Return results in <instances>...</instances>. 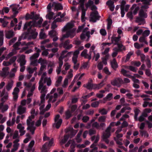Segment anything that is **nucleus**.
Masks as SVG:
<instances>
[{"mask_svg":"<svg viewBox=\"0 0 152 152\" xmlns=\"http://www.w3.org/2000/svg\"><path fill=\"white\" fill-rule=\"evenodd\" d=\"M34 117V115H31L30 116L28 117V119L27 120V124L28 126L27 129H29V127L31 125L32 123L34 122V121H32V119Z\"/></svg>","mask_w":152,"mask_h":152,"instance_id":"18","label":"nucleus"},{"mask_svg":"<svg viewBox=\"0 0 152 152\" xmlns=\"http://www.w3.org/2000/svg\"><path fill=\"white\" fill-rule=\"evenodd\" d=\"M38 89L40 90H41V93H42L41 96V103H42L45 102V94L47 93V87L46 86H44L43 83V86L41 88L39 89V87H38Z\"/></svg>","mask_w":152,"mask_h":152,"instance_id":"6","label":"nucleus"},{"mask_svg":"<svg viewBox=\"0 0 152 152\" xmlns=\"http://www.w3.org/2000/svg\"><path fill=\"white\" fill-rule=\"evenodd\" d=\"M69 132H71L70 135L72 136L70 138H71L76 134L77 132V131L74 130L73 128L72 127H69L66 131V133H67Z\"/></svg>","mask_w":152,"mask_h":152,"instance_id":"20","label":"nucleus"},{"mask_svg":"<svg viewBox=\"0 0 152 152\" xmlns=\"http://www.w3.org/2000/svg\"><path fill=\"white\" fill-rule=\"evenodd\" d=\"M111 64L113 68L114 69L117 68L118 67V65L115 58H113L112 61H111Z\"/></svg>","mask_w":152,"mask_h":152,"instance_id":"26","label":"nucleus"},{"mask_svg":"<svg viewBox=\"0 0 152 152\" xmlns=\"http://www.w3.org/2000/svg\"><path fill=\"white\" fill-rule=\"evenodd\" d=\"M112 42L115 45H117L118 48H123L125 47L121 44V42L116 37H112L111 38Z\"/></svg>","mask_w":152,"mask_h":152,"instance_id":"8","label":"nucleus"},{"mask_svg":"<svg viewBox=\"0 0 152 152\" xmlns=\"http://www.w3.org/2000/svg\"><path fill=\"white\" fill-rule=\"evenodd\" d=\"M31 37L33 39H35L38 35V33L37 32L35 31V30H33L31 32Z\"/></svg>","mask_w":152,"mask_h":152,"instance_id":"43","label":"nucleus"},{"mask_svg":"<svg viewBox=\"0 0 152 152\" xmlns=\"http://www.w3.org/2000/svg\"><path fill=\"white\" fill-rule=\"evenodd\" d=\"M74 26V25L73 23L69 22L64 27L62 31L63 32L66 31V33L62 35V37L60 39L61 41H63L65 38H68L69 37L72 38L75 35V32L76 30V28H72Z\"/></svg>","mask_w":152,"mask_h":152,"instance_id":"1","label":"nucleus"},{"mask_svg":"<svg viewBox=\"0 0 152 152\" xmlns=\"http://www.w3.org/2000/svg\"><path fill=\"white\" fill-rule=\"evenodd\" d=\"M88 27H86L84 29L83 31V33L86 32V36L88 37V38L87 39V41H88V39L90 37V32L89 31H88Z\"/></svg>","mask_w":152,"mask_h":152,"instance_id":"30","label":"nucleus"},{"mask_svg":"<svg viewBox=\"0 0 152 152\" xmlns=\"http://www.w3.org/2000/svg\"><path fill=\"white\" fill-rule=\"evenodd\" d=\"M140 134L142 136H143L144 135L145 137H147L148 136V134L147 133V132L144 130H140Z\"/></svg>","mask_w":152,"mask_h":152,"instance_id":"52","label":"nucleus"},{"mask_svg":"<svg viewBox=\"0 0 152 152\" xmlns=\"http://www.w3.org/2000/svg\"><path fill=\"white\" fill-rule=\"evenodd\" d=\"M53 12L50 11L49 13L46 15V17L49 20L52 19L53 18V16L54 15Z\"/></svg>","mask_w":152,"mask_h":152,"instance_id":"60","label":"nucleus"},{"mask_svg":"<svg viewBox=\"0 0 152 152\" xmlns=\"http://www.w3.org/2000/svg\"><path fill=\"white\" fill-rule=\"evenodd\" d=\"M47 83V85L48 86H50L51 83V80L50 77H45L44 78V83Z\"/></svg>","mask_w":152,"mask_h":152,"instance_id":"29","label":"nucleus"},{"mask_svg":"<svg viewBox=\"0 0 152 152\" xmlns=\"http://www.w3.org/2000/svg\"><path fill=\"white\" fill-rule=\"evenodd\" d=\"M106 4L111 11H114L115 8L114 1L112 0H109L106 2Z\"/></svg>","mask_w":152,"mask_h":152,"instance_id":"14","label":"nucleus"},{"mask_svg":"<svg viewBox=\"0 0 152 152\" xmlns=\"http://www.w3.org/2000/svg\"><path fill=\"white\" fill-rule=\"evenodd\" d=\"M41 50L39 49H38L36 51V53L34 54L30 57V60H36V59L38 57L39 55V53Z\"/></svg>","mask_w":152,"mask_h":152,"instance_id":"22","label":"nucleus"},{"mask_svg":"<svg viewBox=\"0 0 152 152\" xmlns=\"http://www.w3.org/2000/svg\"><path fill=\"white\" fill-rule=\"evenodd\" d=\"M134 9V11L133 12L134 15H135L137 14L138 11L139 10V7H137L136 4H134L131 8L132 10Z\"/></svg>","mask_w":152,"mask_h":152,"instance_id":"28","label":"nucleus"},{"mask_svg":"<svg viewBox=\"0 0 152 152\" xmlns=\"http://www.w3.org/2000/svg\"><path fill=\"white\" fill-rule=\"evenodd\" d=\"M19 91V89L17 87H15L12 93L13 95V98L14 101H16L18 97V93Z\"/></svg>","mask_w":152,"mask_h":152,"instance_id":"21","label":"nucleus"},{"mask_svg":"<svg viewBox=\"0 0 152 152\" xmlns=\"http://www.w3.org/2000/svg\"><path fill=\"white\" fill-rule=\"evenodd\" d=\"M126 2L124 0L121 1L120 5V9L121 10V16L122 17H124L125 12V10L126 12H127L129 9L130 6L129 5H125Z\"/></svg>","mask_w":152,"mask_h":152,"instance_id":"4","label":"nucleus"},{"mask_svg":"<svg viewBox=\"0 0 152 152\" xmlns=\"http://www.w3.org/2000/svg\"><path fill=\"white\" fill-rule=\"evenodd\" d=\"M148 67L150 68L151 66V63L150 60L148 58H147L145 60Z\"/></svg>","mask_w":152,"mask_h":152,"instance_id":"61","label":"nucleus"},{"mask_svg":"<svg viewBox=\"0 0 152 152\" xmlns=\"http://www.w3.org/2000/svg\"><path fill=\"white\" fill-rule=\"evenodd\" d=\"M62 77L61 76H60L57 80L55 85L56 87H58L60 84L62 80Z\"/></svg>","mask_w":152,"mask_h":152,"instance_id":"51","label":"nucleus"},{"mask_svg":"<svg viewBox=\"0 0 152 152\" xmlns=\"http://www.w3.org/2000/svg\"><path fill=\"white\" fill-rule=\"evenodd\" d=\"M140 112V110L138 109H135L134 110V118L135 121L138 120L137 116Z\"/></svg>","mask_w":152,"mask_h":152,"instance_id":"40","label":"nucleus"},{"mask_svg":"<svg viewBox=\"0 0 152 152\" xmlns=\"http://www.w3.org/2000/svg\"><path fill=\"white\" fill-rule=\"evenodd\" d=\"M81 56L84 57L86 58H88V54L87 50L86 49L84 50L81 53Z\"/></svg>","mask_w":152,"mask_h":152,"instance_id":"42","label":"nucleus"},{"mask_svg":"<svg viewBox=\"0 0 152 152\" xmlns=\"http://www.w3.org/2000/svg\"><path fill=\"white\" fill-rule=\"evenodd\" d=\"M93 83L90 82H88L86 85H84V86L87 88L88 89H90L93 88Z\"/></svg>","mask_w":152,"mask_h":152,"instance_id":"55","label":"nucleus"},{"mask_svg":"<svg viewBox=\"0 0 152 152\" xmlns=\"http://www.w3.org/2000/svg\"><path fill=\"white\" fill-rule=\"evenodd\" d=\"M48 143H45L43 145L42 148V152H48V150L47 149V145Z\"/></svg>","mask_w":152,"mask_h":152,"instance_id":"48","label":"nucleus"},{"mask_svg":"<svg viewBox=\"0 0 152 152\" xmlns=\"http://www.w3.org/2000/svg\"><path fill=\"white\" fill-rule=\"evenodd\" d=\"M13 81L12 80L9 81L6 86V88L8 91L12 88L13 86Z\"/></svg>","mask_w":152,"mask_h":152,"instance_id":"31","label":"nucleus"},{"mask_svg":"<svg viewBox=\"0 0 152 152\" xmlns=\"http://www.w3.org/2000/svg\"><path fill=\"white\" fill-rule=\"evenodd\" d=\"M134 45L135 48L137 49H139L140 48L143 47V45L142 44L140 45L137 42H135L134 43Z\"/></svg>","mask_w":152,"mask_h":152,"instance_id":"62","label":"nucleus"},{"mask_svg":"<svg viewBox=\"0 0 152 152\" xmlns=\"http://www.w3.org/2000/svg\"><path fill=\"white\" fill-rule=\"evenodd\" d=\"M126 68L129 69L131 71L134 72H136L137 70L135 68L132 66H127L125 67Z\"/></svg>","mask_w":152,"mask_h":152,"instance_id":"53","label":"nucleus"},{"mask_svg":"<svg viewBox=\"0 0 152 152\" xmlns=\"http://www.w3.org/2000/svg\"><path fill=\"white\" fill-rule=\"evenodd\" d=\"M34 14V12H31V14L29 13H27L25 16V19L26 20H28L29 19H33V15Z\"/></svg>","mask_w":152,"mask_h":152,"instance_id":"38","label":"nucleus"},{"mask_svg":"<svg viewBox=\"0 0 152 152\" xmlns=\"http://www.w3.org/2000/svg\"><path fill=\"white\" fill-rule=\"evenodd\" d=\"M44 76L42 75L39 82V89H40L41 88V87H42L43 86V83H44L43 82V80L44 79Z\"/></svg>","mask_w":152,"mask_h":152,"instance_id":"54","label":"nucleus"},{"mask_svg":"<svg viewBox=\"0 0 152 152\" xmlns=\"http://www.w3.org/2000/svg\"><path fill=\"white\" fill-rule=\"evenodd\" d=\"M121 72L124 76L129 77V78H131V75H130L127 74L126 73L127 72V71L124 69H121Z\"/></svg>","mask_w":152,"mask_h":152,"instance_id":"45","label":"nucleus"},{"mask_svg":"<svg viewBox=\"0 0 152 152\" xmlns=\"http://www.w3.org/2000/svg\"><path fill=\"white\" fill-rule=\"evenodd\" d=\"M145 71L146 75L152 78V75L151 74L150 70L149 69H145Z\"/></svg>","mask_w":152,"mask_h":152,"instance_id":"56","label":"nucleus"},{"mask_svg":"<svg viewBox=\"0 0 152 152\" xmlns=\"http://www.w3.org/2000/svg\"><path fill=\"white\" fill-rule=\"evenodd\" d=\"M113 52L112 54V56L113 57H115L117 55L118 52L125 50V47L123 48L115 47L113 49Z\"/></svg>","mask_w":152,"mask_h":152,"instance_id":"12","label":"nucleus"},{"mask_svg":"<svg viewBox=\"0 0 152 152\" xmlns=\"http://www.w3.org/2000/svg\"><path fill=\"white\" fill-rule=\"evenodd\" d=\"M99 18L100 16L98 15L97 11H94L91 13L89 20L90 21L95 22L99 20Z\"/></svg>","mask_w":152,"mask_h":152,"instance_id":"7","label":"nucleus"},{"mask_svg":"<svg viewBox=\"0 0 152 152\" xmlns=\"http://www.w3.org/2000/svg\"><path fill=\"white\" fill-rule=\"evenodd\" d=\"M54 6L55 10H62L63 9L61 4L60 3H56Z\"/></svg>","mask_w":152,"mask_h":152,"instance_id":"35","label":"nucleus"},{"mask_svg":"<svg viewBox=\"0 0 152 152\" xmlns=\"http://www.w3.org/2000/svg\"><path fill=\"white\" fill-rule=\"evenodd\" d=\"M114 140L115 141L116 143L118 145H122L123 143L121 142L123 139H118L117 138H114Z\"/></svg>","mask_w":152,"mask_h":152,"instance_id":"59","label":"nucleus"},{"mask_svg":"<svg viewBox=\"0 0 152 152\" xmlns=\"http://www.w3.org/2000/svg\"><path fill=\"white\" fill-rule=\"evenodd\" d=\"M19 5L16 4H12L10 6V7L11 8L13 12H14L13 14L12 15V17H15L16 15L18 13V10Z\"/></svg>","mask_w":152,"mask_h":152,"instance_id":"11","label":"nucleus"},{"mask_svg":"<svg viewBox=\"0 0 152 152\" xmlns=\"http://www.w3.org/2000/svg\"><path fill=\"white\" fill-rule=\"evenodd\" d=\"M111 84L114 86H117L118 87L120 86L121 84H124L123 80L121 77H117L111 82Z\"/></svg>","mask_w":152,"mask_h":152,"instance_id":"5","label":"nucleus"},{"mask_svg":"<svg viewBox=\"0 0 152 152\" xmlns=\"http://www.w3.org/2000/svg\"><path fill=\"white\" fill-rule=\"evenodd\" d=\"M107 29L108 30H109L110 28L113 23L112 20L111 18L110 15L108 18L107 19Z\"/></svg>","mask_w":152,"mask_h":152,"instance_id":"23","label":"nucleus"},{"mask_svg":"<svg viewBox=\"0 0 152 152\" xmlns=\"http://www.w3.org/2000/svg\"><path fill=\"white\" fill-rule=\"evenodd\" d=\"M99 92V93H98L96 94V96L97 97L99 98H101L104 96L103 94L104 93V90H101Z\"/></svg>","mask_w":152,"mask_h":152,"instance_id":"58","label":"nucleus"},{"mask_svg":"<svg viewBox=\"0 0 152 152\" xmlns=\"http://www.w3.org/2000/svg\"><path fill=\"white\" fill-rule=\"evenodd\" d=\"M5 33V37L8 39L13 37L15 35V33L12 30L6 31Z\"/></svg>","mask_w":152,"mask_h":152,"instance_id":"13","label":"nucleus"},{"mask_svg":"<svg viewBox=\"0 0 152 152\" xmlns=\"http://www.w3.org/2000/svg\"><path fill=\"white\" fill-rule=\"evenodd\" d=\"M69 134L64 136V138L61 140V142L63 144L65 143L69 139Z\"/></svg>","mask_w":152,"mask_h":152,"instance_id":"49","label":"nucleus"},{"mask_svg":"<svg viewBox=\"0 0 152 152\" xmlns=\"http://www.w3.org/2000/svg\"><path fill=\"white\" fill-rule=\"evenodd\" d=\"M139 16L144 18H146L147 17V14L142 10H140L139 13Z\"/></svg>","mask_w":152,"mask_h":152,"instance_id":"33","label":"nucleus"},{"mask_svg":"<svg viewBox=\"0 0 152 152\" xmlns=\"http://www.w3.org/2000/svg\"><path fill=\"white\" fill-rule=\"evenodd\" d=\"M19 145V144H14L13 145V148L11 150V152H14L16 151L18 149Z\"/></svg>","mask_w":152,"mask_h":152,"instance_id":"64","label":"nucleus"},{"mask_svg":"<svg viewBox=\"0 0 152 152\" xmlns=\"http://www.w3.org/2000/svg\"><path fill=\"white\" fill-rule=\"evenodd\" d=\"M68 51L66 50H64L62 52L60 56L58 58L59 61H62L63 59L65 57H66V55H65V54Z\"/></svg>","mask_w":152,"mask_h":152,"instance_id":"25","label":"nucleus"},{"mask_svg":"<svg viewBox=\"0 0 152 152\" xmlns=\"http://www.w3.org/2000/svg\"><path fill=\"white\" fill-rule=\"evenodd\" d=\"M110 128L108 126L105 130V139L109 138L110 136Z\"/></svg>","mask_w":152,"mask_h":152,"instance_id":"27","label":"nucleus"},{"mask_svg":"<svg viewBox=\"0 0 152 152\" xmlns=\"http://www.w3.org/2000/svg\"><path fill=\"white\" fill-rule=\"evenodd\" d=\"M79 53L80 52L78 50H76L74 52L73 51L72 54L73 56L72 57V61L74 64L77 63V58Z\"/></svg>","mask_w":152,"mask_h":152,"instance_id":"15","label":"nucleus"},{"mask_svg":"<svg viewBox=\"0 0 152 152\" xmlns=\"http://www.w3.org/2000/svg\"><path fill=\"white\" fill-rule=\"evenodd\" d=\"M60 117V115L58 114L56 116L55 118V123L54 124L53 126H55L57 129H58L60 127L62 122L61 119H59Z\"/></svg>","mask_w":152,"mask_h":152,"instance_id":"9","label":"nucleus"},{"mask_svg":"<svg viewBox=\"0 0 152 152\" xmlns=\"http://www.w3.org/2000/svg\"><path fill=\"white\" fill-rule=\"evenodd\" d=\"M86 0H84L83 1V5H82L83 3L80 1V0L79 1L80 3V5L78 6L79 9H81L82 11V14L81 16V20L82 22H84L86 18L85 17L86 11L87 10L88 7L91 6L94 4V2L91 0H89L87 3H86L85 5L86 8H84V2Z\"/></svg>","mask_w":152,"mask_h":152,"instance_id":"2","label":"nucleus"},{"mask_svg":"<svg viewBox=\"0 0 152 152\" xmlns=\"http://www.w3.org/2000/svg\"><path fill=\"white\" fill-rule=\"evenodd\" d=\"M17 128L19 129V132L20 133V136H22L24 134L26 131L24 130V127L22 126L21 124H19L17 125Z\"/></svg>","mask_w":152,"mask_h":152,"instance_id":"19","label":"nucleus"},{"mask_svg":"<svg viewBox=\"0 0 152 152\" xmlns=\"http://www.w3.org/2000/svg\"><path fill=\"white\" fill-rule=\"evenodd\" d=\"M70 40L67 39L64 42L61 43V45L65 50H69L72 47V44H69Z\"/></svg>","mask_w":152,"mask_h":152,"instance_id":"10","label":"nucleus"},{"mask_svg":"<svg viewBox=\"0 0 152 152\" xmlns=\"http://www.w3.org/2000/svg\"><path fill=\"white\" fill-rule=\"evenodd\" d=\"M9 68L8 67L3 68L2 71H0V75L2 77H6L8 75V70Z\"/></svg>","mask_w":152,"mask_h":152,"instance_id":"16","label":"nucleus"},{"mask_svg":"<svg viewBox=\"0 0 152 152\" xmlns=\"http://www.w3.org/2000/svg\"><path fill=\"white\" fill-rule=\"evenodd\" d=\"M38 63H40L41 65H44V64L47 63V61L45 59H43L42 58H40L39 59L38 61Z\"/></svg>","mask_w":152,"mask_h":152,"instance_id":"50","label":"nucleus"},{"mask_svg":"<svg viewBox=\"0 0 152 152\" xmlns=\"http://www.w3.org/2000/svg\"><path fill=\"white\" fill-rule=\"evenodd\" d=\"M36 128L34 126V122L32 123L31 125L29 127V129H27L28 130H30L31 134H33L34 133V131Z\"/></svg>","mask_w":152,"mask_h":152,"instance_id":"39","label":"nucleus"},{"mask_svg":"<svg viewBox=\"0 0 152 152\" xmlns=\"http://www.w3.org/2000/svg\"><path fill=\"white\" fill-rule=\"evenodd\" d=\"M48 34L50 37H53L56 36L57 33L55 30L52 29L49 31Z\"/></svg>","mask_w":152,"mask_h":152,"instance_id":"37","label":"nucleus"},{"mask_svg":"<svg viewBox=\"0 0 152 152\" xmlns=\"http://www.w3.org/2000/svg\"><path fill=\"white\" fill-rule=\"evenodd\" d=\"M82 131H80L79 133L77 134L75 139L76 140L77 142L79 143L81 142L82 140V139L80 138V137L82 134Z\"/></svg>","mask_w":152,"mask_h":152,"instance_id":"32","label":"nucleus"},{"mask_svg":"<svg viewBox=\"0 0 152 152\" xmlns=\"http://www.w3.org/2000/svg\"><path fill=\"white\" fill-rule=\"evenodd\" d=\"M113 98V94L112 93H110L108 94L106 97H105V100L110 101Z\"/></svg>","mask_w":152,"mask_h":152,"instance_id":"63","label":"nucleus"},{"mask_svg":"<svg viewBox=\"0 0 152 152\" xmlns=\"http://www.w3.org/2000/svg\"><path fill=\"white\" fill-rule=\"evenodd\" d=\"M46 65H41V66L40 67V70L38 73V75H40L42 73L43 71L46 69Z\"/></svg>","mask_w":152,"mask_h":152,"instance_id":"47","label":"nucleus"},{"mask_svg":"<svg viewBox=\"0 0 152 152\" xmlns=\"http://www.w3.org/2000/svg\"><path fill=\"white\" fill-rule=\"evenodd\" d=\"M59 66L56 69V72L58 74H59L60 73L61 71V67L63 64V62L59 61Z\"/></svg>","mask_w":152,"mask_h":152,"instance_id":"41","label":"nucleus"},{"mask_svg":"<svg viewBox=\"0 0 152 152\" xmlns=\"http://www.w3.org/2000/svg\"><path fill=\"white\" fill-rule=\"evenodd\" d=\"M21 44V43L20 42H16L13 45L14 48L16 50H18L19 49L18 48L20 45Z\"/></svg>","mask_w":152,"mask_h":152,"instance_id":"57","label":"nucleus"},{"mask_svg":"<svg viewBox=\"0 0 152 152\" xmlns=\"http://www.w3.org/2000/svg\"><path fill=\"white\" fill-rule=\"evenodd\" d=\"M26 108L24 106H19L17 109V113L19 115H22L26 113Z\"/></svg>","mask_w":152,"mask_h":152,"instance_id":"17","label":"nucleus"},{"mask_svg":"<svg viewBox=\"0 0 152 152\" xmlns=\"http://www.w3.org/2000/svg\"><path fill=\"white\" fill-rule=\"evenodd\" d=\"M43 29H41V31L39 34V37L41 39H44L46 37V36L45 33L43 32Z\"/></svg>","mask_w":152,"mask_h":152,"instance_id":"46","label":"nucleus"},{"mask_svg":"<svg viewBox=\"0 0 152 152\" xmlns=\"http://www.w3.org/2000/svg\"><path fill=\"white\" fill-rule=\"evenodd\" d=\"M66 119H68L72 116V112L69 110H67L65 112Z\"/></svg>","mask_w":152,"mask_h":152,"instance_id":"34","label":"nucleus"},{"mask_svg":"<svg viewBox=\"0 0 152 152\" xmlns=\"http://www.w3.org/2000/svg\"><path fill=\"white\" fill-rule=\"evenodd\" d=\"M17 61L20 63V71L23 72L25 69V66H24L26 63V61L25 60V56L24 55H22L17 60Z\"/></svg>","mask_w":152,"mask_h":152,"instance_id":"3","label":"nucleus"},{"mask_svg":"<svg viewBox=\"0 0 152 152\" xmlns=\"http://www.w3.org/2000/svg\"><path fill=\"white\" fill-rule=\"evenodd\" d=\"M102 61L99 62L97 65V67L100 70L102 69L103 67V65L104 64V58H102Z\"/></svg>","mask_w":152,"mask_h":152,"instance_id":"36","label":"nucleus"},{"mask_svg":"<svg viewBox=\"0 0 152 152\" xmlns=\"http://www.w3.org/2000/svg\"><path fill=\"white\" fill-rule=\"evenodd\" d=\"M99 136L98 135H97L96 137V140H95L94 143L92 144L90 146L91 148H94V149L96 147H95L96 145V144L98 142L99 140Z\"/></svg>","mask_w":152,"mask_h":152,"instance_id":"44","label":"nucleus"},{"mask_svg":"<svg viewBox=\"0 0 152 152\" xmlns=\"http://www.w3.org/2000/svg\"><path fill=\"white\" fill-rule=\"evenodd\" d=\"M45 102L42 103H39V106H40L39 107V110H40L39 114L40 115H43L45 112V109H44L45 106V104H44Z\"/></svg>","mask_w":152,"mask_h":152,"instance_id":"24","label":"nucleus"}]
</instances>
